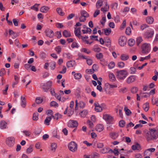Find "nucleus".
Returning a JSON list of instances; mask_svg holds the SVG:
<instances>
[{
  "label": "nucleus",
  "mask_w": 158,
  "mask_h": 158,
  "mask_svg": "<svg viewBox=\"0 0 158 158\" xmlns=\"http://www.w3.org/2000/svg\"><path fill=\"white\" fill-rule=\"evenodd\" d=\"M86 20V18L81 15L79 18V21L81 22H84Z\"/></svg>",
  "instance_id": "obj_63"
},
{
  "label": "nucleus",
  "mask_w": 158,
  "mask_h": 158,
  "mask_svg": "<svg viewBox=\"0 0 158 158\" xmlns=\"http://www.w3.org/2000/svg\"><path fill=\"white\" fill-rule=\"evenodd\" d=\"M75 110H77L78 109V106L79 105V107L82 109L84 108L86 104L85 103L82 101H80L78 103V100H76L75 101Z\"/></svg>",
  "instance_id": "obj_6"
},
{
  "label": "nucleus",
  "mask_w": 158,
  "mask_h": 158,
  "mask_svg": "<svg viewBox=\"0 0 158 158\" xmlns=\"http://www.w3.org/2000/svg\"><path fill=\"white\" fill-rule=\"evenodd\" d=\"M39 5V4H35L34 6L31 7V9L37 11L39 10L38 7Z\"/></svg>",
  "instance_id": "obj_33"
},
{
  "label": "nucleus",
  "mask_w": 158,
  "mask_h": 158,
  "mask_svg": "<svg viewBox=\"0 0 158 158\" xmlns=\"http://www.w3.org/2000/svg\"><path fill=\"white\" fill-rule=\"evenodd\" d=\"M132 149L133 150H141V146L139 144L136 143L135 145H133L131 147Z\"/></svg>",
  "instance_id": "obj_17"
},
{
  "label": "nucleus",
  "mask_w": 158,
  "mask_h": 158,
  "mask_svg": "<svg viewBox=\"0 0 158 158\" xmlns=\"http://www.w3.org/2000/svg\"><path fill=\"white\" fill-rule=\"evenodd\" d=\"M68 125L69 127H76L78 125V123L77 121L70 120L68 123Z\"/></svg>",
  "instance_id": "obj_11"
},
{
  "label": "nucleus",
  "mask_w": 158,
  "mask_h": 158,
  "mask_svg": "<svg viewBox=\"0 0 158 158\" xmlns=\"http://www.w3.org/2000/svg\"><path fill=\"white\" fill-rule=\"evenodd\" d=\"M131 92L133 94H135L137 93L138 90V89L137 87H133L131 89Z\"/></svg>",
  "instance_id": "obj_47"
},
{
  "label": "nucleus",
  "mask_w": 158,
  "mask_h": 158,
  "mask_svg": "<svg viewBox=\"0 0 158 158\" xmlns=\"http://www.w3.org/2000/svg\"><path fill=\"white\" fill-rule=\"evenodd\" d=\"M109 8V6L107 4V2H106L105 5V6L102 7L101 9V11L103 12V13H105L108 11Z\"/></svg>",
  "instance_id": "obj_21"
},
{
  "label": "nucleus",
  "mask_w": 158,
  "mask_h": 158,
  "mask_svg": "<svg viewBox=\"0 0 158 158\" xmlns=\"http://www.w3.org/2000/svg\"><path fill=\"white\" fill-rule=\"evenodd\" d=\"M95 129L97 131L100 132L103 130V126L101 124H98L96 126Z\"/></svg>",
  "instance_id": "obj_19"
},
{
  "label": "nucleus",
  "mask_w": 158,
  "mask_h": 158,
  "mask_svg": "<svg viewBox=\"0 0 158 158\" xmlns=\"http://www.w3.org/2000/svg\"><path fill=\"white\" fill-rule=\"evenodd\" d=\"M143 108L145 111H147L149 110V105L148 103H146L143 105Z\"/></svg>",
  "instance_id": "obj_32"
},
{
  "label": "nucleus",
  "mask_w": 158,
  "mask_h": 158,
  "mask_svg": "<svg viewBox=\"0 0 158 158\" xmlns=\"http://www.w3.org/2000/svg\"><path fill=\"white\" fill-rule=\"evenodd\" d=\"M154 34V31L152 30H150L149 31L147 32L146 33V39H150L151 38Z\"/></svg>",
  "instance_id": "obj_16"
},
{
  "label": "nucleus",
  "mask_w": 158,
  "mask_h": 158,
  "mask_svg": "<svg viewBox=\"0 0 158 158\" xmlns=\"http://www.w3.org/2000/svg\"><path fill=\"white\" fill-rule=\"evenodd\" d=\"M128 75L127 71L125 69L118 71L116 72V77L118 80H123Z\"/></svg>",
  "instance_id": "obj_2"
},
{
  "label": "nucleus",
  "mask_w": 158,
  "mask_h": 158,
  "mask_svg": "<svg viewBox=\"0 0 158 158\" xmlns=\"http://www.w3.org/2000/svg\"><path fill=\"white\" fill-rule=\"evenodd\" d=\"M146 21L147 23L151 24L154 22V19L153 17L152 16H148L146 18Z\"/></svg>",
  "instance_id": "obj_23"
},
{
  "label": "nucleus",
  "mask_w": 158,
  "mask_h": 158,
  "mask_svg": "<svg viewBox=\"0 0 158 158\" xmlns=\"http://www.w3.org/2000/svg\"><path fill=\"white\" fill-rule=\"evenodd\" d=\"M63 35L65 37H69L71 36V34L70 31L66 30H64L62 33Z\"/></svg>",
  "instance_id": "obj_20"
},
{
  "label": "nucleus",
  "mask_w": 158,
  "mask_h": 158,
  "mask_svg": "<svg viewBox=\"0 0 158 158\" xmlns=\"http://www.w3.org/2000/svg\"><path fill=\"white\" fill-rule=\"evenodd\" d=\"M44 32L46 35L50 38H52L54 35L53 31L52 29L49 28L46 29Z\"/></svg>",
  "instance_id": "obj_10"
},
{
  "label": "nucleus",
  "mask_w": 158,
  "mask_h": 158,
  "mask_svg": "<svg viewBox=\"0 0 158 158\" xmlns=\"http://www.w3.org/2000/svg\"><path fill=\"white\" fill-rule=\"evenodd\" d=\"M136 77L134 75H131L127 79L126 82L128 84H130L134 82L135 80Z\"/></svg>",
  "instance_id": "obj_14"
},
{
  "label": "nucleus",
  "mask_w": 158,
  "mask_h": 158,
  "mask_svg": "<svg viewBox=\"0 0 158 158\" xmlns=\"http://www.w3.org/2000/svg\"><path fill=\"white\" fill-rule=\"evenodd\" d=\"M26 104V99L25 97H21V105L23 108L25 107Z\"/></svg>",
  "instance_id": "obj_18"
},
{
  "label": "nucleus",
  "mask_w": 158,
  "mask_h": 158,
  "mask_svg": "<svg viewBox=\"0 0 158 158\" xmlns=\"http://www.w3.org/2000/svg\"><path fill=\"white\" fill-rule=\"evenodd\" d=\"M109 147H105L103 149L100 150V152L102 153H106L109 152Z\"/></svg>",
  "instance_id": "obj_30"
},
{
  "label": "nucleus",
  "mask_w": 158,
  "mask_h": 158,
  "mask_svg": "<svg viewBox=\"0 0 158 158\" xmlns=\"http://www.w3.org/2000/svg\"><path fill=\"white\" fill-rule=\"evenodd\" d=\"M56 11L57 13L60 15L63 16L64 13L62 11V9L60 8H57L56 9Z\"/></svg>",
  "instance_id": "obj_35"
},
{
  "label": "nucleus",
  "mask_w": 158,
  "mask_h": 158,
  "mask_svg": "<svg viewBox=\"0 0 158 158\" xmlns=\"http://www.w3.org/2000/svg\"><path fill=\"white\" fill-rule=\"evenodd\" d=\"M7 123L4 120L0 121V128L2 129H4L7 128Z\"/></svg>",
  "instance_id": "obj_15"
},
{
  "label": "nucleus",
  "mask_w": 158,
  "mask_h": 158,
  "mask_svg": "<svg viewBox=\"0 0 158 158\" xmlns=\"http://www.w3.org/2000/svg\"><path fill=\"white\" fill-rule=\"evenodd\" d=\"M124 110L125 111L126 114L127 115H129L131 114V112L130 110L128 109L126 107H125L124 109Z\"/></svg>",
  "instance_id": "obj_56"
},
{
  "label": "nucleus",
  "mask_w": 158,
  "mask_h": 158,
  "mask_svg": "<svg viewBox=\"0 0 158 158\" xmlns=\"http://www.w3.org/2000/svg\"><path fill=\"white\" fill-rule=\"evenodd\" d=\"M55 115L56 116L55 119L56 120H57L61 118L62 116V115L61 114H60L58 113H57L55 114Z\"/></svg>",
  "instance_id": "obj_54"
},
{
  "label": "nucleus",
  "mask_w": 158,
  "mask_h": 158,
  "mask_svg": "<svg viewBox=\"0 0 158 158\" xmlns=\"http://www.w3.org/2000/svg\"><path fill=\"white\" fill-rule=\"evenodd\" d=\"M71 47L73 48H78L79 46L77 43L75 42H73L72 44Z\"/></svg>",
  "instance_id": "obj_58"
},
{
  "label": "nucleus",
  "mask_w": 158,
  "mask_h": 158,
  "mask_svg": "<svg viewBox=\"0 0 158 158\" xmlns=\"http://www.w3.org/2000/svg\"><path fill=\"white\" fill-rule=\"evenodd\" d=\"M109 79L110 81L114 82L116 80V78L114 74L111 73H109Z\"/></svg>",
  "instance_id": "obj_24"
},
{
  "label": "nucleus",
  "mask_w": 158,
  "mask_h": 158,
  "mask_svg": "<svg viewBox=\"0 0 158 158\" xmlns=\"http://www.w3.org/2000/svg\"><path fill=\"white\" fill-rule=\"evenodd\" d=\"M51 119V117H46L44 121V123L47 125H49Z\"/></svg>",
  "instance_id": "obj_34"
},
{
  "label": "nucleus",
  "mask_w": 158,
  "mask_h": 158,
  "mask_svg": "<svg viewBox=\"0 0 158 158\" xmlns=\"http://www.w3.org/2000/svg\"><path fill=\"white\" fill-rule=\"evenodd\" d=\"M40 57L42 59H44L46 57V54L44 52H41L40 53Z\"/></svg>",
  "instance_id": "obj_51"
},
{
  "label": "nucleus",
  "mask_w": 158,
  "mask_h": 158,
  "mask_svg": "<svg viewBox=\"0 0 158 158\" xmlns=\"http://www.w3.org/2000/svg\"><path fill=\"white\" fill-rule=\"evenodd\" d=\"M52 82L51 81L47 82L43 86L42 89L44 92H47L48 89L51 88L52 86Z\"/></svg>",
  "instance_id": "obj_9"
},
{
  "label": "nucleus",
  "mask_w": 158,
  "mask_h": 158,
  "mask_svg": "<svg viewBox=\"0 0 158 158\" xmlns=\"http://www.w3.org/2000/svg\"><path fill=\"white\" fill-rule=\"evenodd\" d=\"M50 66L52 70H53L55 68L56 62L54 61H52L50 63Z\"/></svg>",
  "instance_id": "obj_40"
},
{
  "label": "nucleus",
  "mask_w": 158,
  "mask_h": 158,
  "mask_svg": "<svg viewBox=\"0 0 158 158\" xmlns=\"http://www.w3.org/2000/svg\"><path fill=\"white\" fill-rule=\"evenodd\" d=\"M126 20H124L122 24L120 27V29L121 30H123L126 27Z\"/></svg>",
  "instance_id": "obj_42"
},
{
  "label": "nucleus",
  "mask_w": 158,
  "mask_h": 158,
  "mask_svg": "<svg viewBox=\"0 0 158 158\" xmlns=\"http://www.w3.org/2000/svg\"><path fill=\"white\" fill-rule=\"evenodd\" d=\"M23 132L26 136H28L30 135V132L29 131H23Z\"/></svg>",
  "instance_id": "obj_61"
},
{
  "label": "nucleus",
  "mask_w": 158,
  "mask_h": 158,
  "mask_svg": "<svg viewBox=\"0 0 158 158\" xmlns=\"http://www.w3.org/2000/svg\"><path fill=\"white\" fill-rule=\"evenodd\" d=\"M127 43V40H119L118 43L119 45L122 46H123L126 44Z\"/></svg>",
  "instance_id": "obj_37"
},
{
  "label": "nucleus",
  "mask_w": 158,
  "mask_h": 158,
  "mask_svg": "<svg viewBox=\"0 0 158 158\" xmlns=\"http://www.w3.org/2000/svg\"><path fill=\"white\" fill-rule=\"evenodd\" d=\"M102 30L104 32V34L106 35H109L111 31V30L110 28L104 29H103Z\"/></svg>",
  "instance_id": "obj_28"
},
{
  "label": "nucleus",
  "mask_w": 158,
  "mask_h": 158,
  "mask_svg": "<svg viewBox=\"0 0 158 158\" xmlns=\"http://www.w3.org/2000/svg\"><path fill=\"white\" fill-rule=\"evenodd\" d=\"M127 43L129 46H132L135 44V40H128Z\"/></svg>",
  "instance_id": "obj_41"
},
{
  "label": "nucleus",
  "mask_w": 158,
  "mask_h": 158,
  "mask_svg": "<svg viewBox=\"0 0 158 158\" xmlns=\"http://www.w3.org/2000/svg\"><path fill=\"white\" fill-rule=\"evenodd\" d=\"M103 118L108 123H111L114 118L111 115L107 114H103Z\"/></svg>",
  "instance_id": "obj_8"
},
{
  "label": "nucleus",
  "mask_w": 158,
  "mask_h": 158,
  "mask_svg": "<svg viewBox=\"0 0 158 158\" xmlns=\"http://www.w3.org/2000/svg\"><path fill=\"white\" fill-rule=\"evenodd\" d=\"M109 136L111 138L115 139L118 137V132H112L110 133Z\"/></svg>",
  "instance_id": "obj_13"
},
{
  "label": "nucleus",
  "mask_w": 158,
  "mask_h": 158,
  "mask_svg": "<svg viewBox=\"0 0 158 158\" xmlns=\"http://www.w3.org/2000/svg\"><path fill=\"white\" fill-rule=\"evenodd\" d=\"M74 32L76 36L79 39L84 40V39H87L88 38L87 36H83L81 35L80 34L81 28L80 27L75 28Z\"/></svg>",
  "instance_id": "obj_5"
},
{
  "label": "nucleus",
  "mask_w": 158,
  "mask_h": 158,
  "mask_svg": "<svg viewBox=\"0 0 158 158\" xmlns=\"http://www.w3.org/2000/svg\"><path fill=\"white\" fill-rule=\"evenodd\" d=\"M95 106L94 110L97 112H101L104 109L106 108V105L104 103H102L100 105L98 102H96L94 103Z\"/></svg>",
  "instance_id": "obj_3"
},
{
  "label": "nucleus",
  "mask_w": 158,
  "mask_h": 158,
  "mask_svg": "<svg viewBox=\"0 0 158 158\" xmlns=\"http://www.w3.org/2000/svg\"><path fill=\"white\" fill-rule=\"evenodd\" d=\"M43 101V99L40 98H37L35 100L36 103L37 104L41 103Z\"/></svg>",
  "instance_id": "obj_52"
},
{
  "label": "nucleus",
  "mask_w": 158,
  "mask_h": 158,
  "mask_svg": "<svg viewBox=\"0 0 158 158\" xmlns=\"http://www.w3.org/2000/svg\"><path fill=\"white\" fill-rule=\"evenodd\" d=\"M49 9V8L48 6H43L41 8L40 11L43 13H46Z\"/></svg>",
  "instance_id": "obj_26"
},
{
  "label": "nucleus",
  "mask_w": 158,
  "mask_h": 158,
  "mask_svg": "<svg viewBox=\"0 0 158 158\" xmlns=\"http://www.w3.org/2000/svg\"><path fill=\"white\" fill-rule=\"evenodd\" d=\"M130 70L131 71V74H135L136 72V69L134 67H131L130 69Z\"/></svg>",
  "instance_id": "obj_53"
},
{
  "label": "nucleus",
  "mask_w": 158,
  "mask_h": 158,
  "mask_svg": "<svg viewBox=\"0 0 158 158\" xmlns=\"http://www.w3.org/2000/svg\"><path fill=\"white\" fill-rule=\"evenodd\" d=\"M50 106H52L58 107V104L55 101H52L50 102Z\"/></svg>",
  "instance_id": "obj_50"
},
{
  "label": "nucleus",
  "mask_w": 158,
  "mask_h": 158,
  "mask_svg": "<svg viewBox=\"0 0 158 158\" xmlns=\"http://www.w3.org/2000/svg\"><path fill=\"white\" fill-rule=\"evenodd\" d=\"M55 50L58 54H59L61 52V48L60 46H57L55 48Z\"/></svg>",
  "instance_id": "obj_57"
},
{
  "label": "nucleus",
  "mask_w": 158,
  "mask_h": 158,
  "mask_svg": "<svg viewBox=\"0 0 158 158\" xmlns=\"http://www.w3.org/2000/svg\"><path fill=\"white\" fill-rule=\"evenodd\" d=\"M125 124V122L123 120H121L119 122V126L120 127H123Z\"/></svg>",
  "instance_id": "obj_45"
},
{
  "label": "nucleus",
  "mask_w": 158,
  "mask_h": 158,
  "mask_svg": "<svg viewBox=\"0 0 158 158\" xmlns=\"http://www.w3.org/2000/svg\"><path fill=\"white\" fill-rule=\"evenodd\" d=\"M129 58V56L128 55L126 54H122L120 56V59L123 61L127 60Z\"/></svg>",
  "instance_id": "obj_22"
},
{
  "label": "nucleus",
  "mask_w": 158,
  "mask_h": 158,
  "mask_svg": "<svg viewBox=\"0 0 158 158\" xmlns=\"http://www.w3.org/2000/svg\"><path fill=\"white\" fill-rule=\"evenodd\" d=\"M55 36L58 39H60L61 37V34L60 31H57L55 32Z\"/></svg>",
  "instance_id": "obj_55"
},
{
  "label": "nucleus",
  "mask_w": 158,
  "mask_h": 158,
  "mask_svg": "<svg viewBox=\"0 0 158 158\" xmlns=\"http://www.w3.org/2000/svg\"><path fill=\"white\" fill-rule=\"evenodd\" d=\"M149 132L147 131H144L145 136L148 141L156 139L158 138L156 131L154 129L149 128Z\"/></svg>",
  "instance_id": "obj_1"
},
{
  "label": "nucleus",
  "mask_w": 158,
  "mask_h": 158,
  "mask_svg": "<svg viewBox=\"0 0 158 158\" xmlns=\"http://www.w3.org/2000/svg\"><path fill=\"white\" fill-rule=\"evenodd\" d=\"M142 52L143 53H146L149 52L151 49L150 44L147 43H144L141 46Z\"/></svg>",
  "instance_id": "obj_4"
},
{
  "label": "nucleus",
  "mask_w": 158,
  "mask_h": 158,
  "mask_svg": "<svg viewBox=\"0 0 158 158\" xmlns=\"http://www.w3.org/2000/svg\"><path fill=\"white\" fill-rule=\"evenodd\" d=\"M75 63V61H70L67 63V66L68 68L73 67Z\"/></svg>",
  "instance_id": "obj_29"
},
{
  "label": "nucleus",
  "mask_w": 158,
  "mask_h": 158,
  "mask_svg": "<svg viewBox=\"0 0 158 158\" xmlns=\"http://www.w3.org/2000/svg\"><path fill=\"white\" fill-rule=\"evenodd\" d=\"M74 77L76 79H79L81 77V75L80 73H76L74 74Z\"/></svg>",
  "instance_id": "obj_46"
},
{
  "label": "nucleus",
  "mask_w": 158,
  "mask_h": 158,
  "mask_svg": "<svg viewBox=\"0 0 158 158\" xmlns=\"http://www.w3.org/2000/svg\"><path fill=\"white\" fill-rule=\"evenodd\" d=\"M93 50L95 52H98L100 51L101 49L98 45H95L94 47Z\"/></svg>",
  "instance_id": "obj_36"
},
{
  "label": "nucleus",
  "mask_w": 158,
  "mask_h": 158,
  "mask_svg": "<svg viewBox=\"0 0 158 158\" xmlns=\"http://www.w3.org/2000/svg\"><path fill=\"white\" fill-rule=\"evenodd\" d=\"M125 64L123 62H119L117 64V66L120 68H122L124 67Z\"/></svg>",
  "instance_id": "obj_43"
},
{
  "label": "nucleus",
  "mask_w": 158,
  "mask_h": 158,
  "mask_svg": "<svg viewBox=\"0 0 158 158\" xmlns=\"http://www.w3.org/2000/svg\"><path fill=\"white\" fill-rule=\"evenodd\" d=\"M74 111L71 109H69L68 111V115L69 116H71L73 114Z\"/></svg>",
  "instance_id": "obj_64"
},
{
  "label": "nucleus",
  "mask_w": 158,
  "mask_h": 158,
  "mask_svg": "<svg viewBox=\"0 0 158 158\" xmlns=\"http://www.w3.org/2000/svg\"><path fill=\"white\" fill-rule=\"evenodd\" d=\"M126 33L128 35H129L131 33V29L130 27H127L126 29Z\"/></svg>",
  "instance_id": "obj_48"
},
{
  "label": "nucleus",
  "mask_w": 158,
  "mask_h": 158,
  "mask_svg": "<svg viewBox=\"0 0 158 158\" xmlns=\"http://www.w3.org/2000/svg\"><path fill=\"white\" fill-rule=\"evenodd\" d=\"M38 114L37 112H36L34 113L33 115V119L34 120H37L38 119Z\"/></svg>",
  "instance_id": "obj_39"
},
{
  "label": "nucleus",
  "mask_w": 158,
  "mask_h": 158,
  "mask_svg": "<svg viewBox=\"0 0 158 158\" xmlns=\"http://www.w3.org/2000/svg\"><path fill=\"white\" fill-rule=\"evenodd\" d=\"M57 147V144L55 143H52L51 145V150L53 152H55Z\"/></svg>",
  "instance_id": "obj_38"
},
{
  "label": "nucleus",
  "mask_w": 158,
  "mask_h": 158,
  "mask_svg": "<svg viewBox=\"0 0 158 158\" xmlns=\"http://www.w3.org/2000/svg\"><path fill=\"white\" fill-rule=\"evenodd\" d=\"M149 26L146 24H143L140 27V29L141 30H143L144 29L148 27Z\"/></svg>",
  "instance_id": "obj_60"
},
{
  "label": "nucleus",
  "mask_w": 158,
  "mask_h": 158,
  "mask_svg": "<svg viewBox=\"0 0 158 158\" xmlns=\"http://www.w3.org/2000/svg\"><path fill=\"white\" fill-rule=\"evenodd\" d=\"M91 158H99V155L97 153H94L91 155Z\"/></svg>",
  "instance_id": "obj_49"
},
{
  "label": "nucleus",
  "mask_w": 158,
  "mask_h": 158,
  "mask_svg": "<svg viewBox=\"0 0 158 158\" xmlns=\"http://www.w3.org/2000/svg\"><path fill=\"white\" fill-rule=\"evenodd\" d=\"M88 111L87 110H84L81 111L80 113V114L82 117H85V116L88 114Z\"/></svg>",
  "instance_id": "obj_25"
},
{
  "label": "nucleus",
  "mask_w": 158,
  "mask_h": 158,
  "mask_svg": "<svg viewBox=\"0 0 158 158\" xmlns=\"http://www.w3.org/2000/svg\"><path fill=\"white\" fill-rule=\"evenodd\" d=\"M103 1L102 0H98L96 3V7L97 9L99 8L102 5Z\"/></svg>",
  "instance_id": "obj_27"
},
{
  "label": "nucleus",
  "mask_w": 158,
  "mask_h": 158,
  "mask_svg": "<svg viewBox=\"0 0 158 158\" xmlns=\"http://www.w3.org/2000/svg\"><path fill=\"white\" fill-rule=\"evenodd\" d=\"M115 64L114 62L111 61L108 65V68L109 69H111L114 67Z\"/></svg>",
  "instance_id": "obj_44"
},
{
  "label": "nucleus",
  "mask_w": 158,
  "mask_h": 158,
  "mask_svg": "<svg viewBox=\"0 0 158 158\" xmlns=\"http://www.w3.org/2000/svg\"><path fill=\"white\" fill-rule=\"evenodd\" d=\"M56 26L58 28H62L64 26L62 24L59 23H56Z\"/></svg>",
  "instance_id": "obj_62"
},
{
  "label": "nucleus",
  "mask_w": 158,
  "mask_h": 158,
  "mask_svg": "<svg viewBox=\"0 0 158 158\" xmlns=\"http://www.w3.org/2000/svg\"><path fill=\"white\" fill-rule=\"evenodd\" d=\"M96 56L97 59H100L102 58L103 55L102 53H100L98 54H96Z\"/></svg>",
  "instance_id": "obj_59"
},
{
  "label": "nucleus",
  "mask_w": 158,
  "mask_h": 158,
  "mask_svg": "<svg viewBox=\"0 0 158 158\" xmlns=\"http://www.w3.org/2000/svg\"><path fill=\"white\" fill-rule=\"evenodd\" d=\"M15 139L13 137L8 138L6 140V143L9 146H12L14 144Z\"/></svg>",
  "instance_id": "obj_12"
},
{
  "label": "nucleus",
  "mask_w": 158,
  "mask_h": 158,
  "mask_svg": "<svg viewBox=\"0 0 158 158\" xmlns=\"http://www.w3.org/2000/svg\"><path fill=\"white\" fill-rule=\"evenodd\" d=\"M81 15L85 18L89 16V14L85 10H82L81 12Z\"/></svg>",
  "instance_id": "obj_31"
},
{
  "label": "nucleus",
  "mask_w": 158,
  "mask_h": 158,
  "mask_svg": "<svg viewBox=\"0 0 158 158\" xmlns=\"http://www.w3.org/2000/svg\"><path fill=\"white\" fill-rule=\"evenodd\" d=\"M77 144L74 141H71L69 144L68 147L69 150L74 152L77 150Z\"/></svg>",
  "instance_id": "obj_7"
}]
</instances>
